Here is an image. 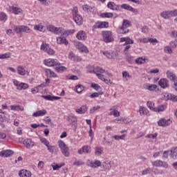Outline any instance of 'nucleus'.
Returning a JSON list of instances; mask_svg holds the SVG:
<instances>
[{
    "mask_svg": "<svg viewBox=\"0 0 177 177\" xmlns=\"http://www.w3.org/2000/svg\"><path fill=\"white\" fill-rule=\"evenodd\" d=\"M90 73H94L96 74L97 77L101 80V81H103L105 82V84H113V82H111V80L109 78H107V77H112L111 73L104 71V69L100 68V67H95L93 71H90ZM105 75H107L105 76Z\"/></svg>",
    "mask_w": 177,
    "mask_h": 177,
    "instance_id": "1",
    "label": "nucleus"
},
{
    "mask_svg": "<svg viewBox=\"0 0 177 177\" xmlns=\"http://www.w3.org/2000/svg\"><path fill=\"white\" fill-rule=\"evenodd\" d=\"M72 15L73 20L76 22V24H77L78 26H81L83 21L82 17H81V15L78 14V8H77V6L73 7L72 10Z\"/></svg>",
    "mask_w": 177,
    "mask_h": 177,
    "instance_id": "2",
    "label": "nucleus"
},
{
    "mask_svg": "<svg viewBox=\"0 0 177 177\" xmlns=\"http://www.w3.org/2000/svg\"><path fill=\"white\" fill-rule=\"evenodd\" d=\"M131 26V22L129 21L124 19L123 20L122 25L118 29V32L119 34H127L129 32V27Z\"/></svg>",
    "mask_w": 177,
    "mask_h": 177,
    "instance_id": "3",
    "label": "nucleus"
},
{
    "mask_svg": "<svg viewBox=\"0 0 177 177\" xmlns=\"http://www.w3.org/2000/svg\"><path fill=\"white\" fill-rule=\"evenodd\" d=\"M58 146L62 151V154H63L64 157H70V149L66 143H64L62 140H59Z\"/></svg>",
    "mask_w": 177,
    "mask_h": 177,
    "instance_id": "4",
    "label": "nucleus"
},
{
    "mask_svg": "<svg viewBox=\"0 0 177 177\" xmlns=\"http://www.w3.org/2000/svg\"><path fill=\"white\" fill-rule=\"evenodd\" d=\"M160 16L166 20L171 19V17H176L177 16V9L163 11L160 13Z\"/></svg>",
    "mask_w": 177,
    "mask_h": 177,
    "instance_id": "5",
    "label": "nucleus"
},
{
    "mask_svg": "<svg viewBox=\"0 0 177 177\" xmlns=\"http://www.w3.org/2000/svg\"><path fill=\"white\" fill-rule=\"evenodd\" d=\"M47 30L56 35H61V37L64 35V28H56L53 26H48Z\"/></svg>",
    "mask_w": 177,
    "mask_h": 177,
    "instance_id": "6",
    "label": "nucleus"
},
{
    "mask_svg": "<svg viewBox=\"0 0 177 177\" xmlns=\"http://www.w3.org/2000/svg\"><path fill=\"white\" fill-rule=\"evenodd\" d=\"M102 37L103 41L104 42H106V44H109L114 41V36H113V33L111 31H103Z\"/></svg>",
    "mask_w": 177,
    "mask_h": 177,
    "instance_id": "7",
    "label": "nucleus"
},
{
    "mask_svg": "<svg viewBox=\"0 0 177 177\" xmlns=\"http://www.w3.org/2000/svg\"><path fill=\"white\" fill-rule=\"evenodd\" d=\"M14 31L17 32V34H20V32H25L26 34H30V32H31V29L26 26H15L14 28Z\"/></svg>",
    "mask_w": 177,
    "mask_h": 177,
    "instance_id": "8",
    "label": "nucleus"
},
{
    "mask_svg": "<svg viewBox=\"0 0 177 177\" xmlns=\"http://www.w3.org/2000/svg\"><path fill=\"white\" fill-rule=\"evenodd\" d=\"M40 49H41V50H43V52H45L46 53H47L50 55H55V50H53L50 47H49V44H48L46 43H43L41 45Z\"/></svg>",
    "mask_w": 177,
    "mask_h": 177,
    "instance_id": "9",
    "label": "nucleus"
},
{
    "mask_svg": "<svg viewBox=\"0 0 177 177\" xmlns=\"http://www.w3.org/2000/svg\"><path fill=\"white\" fill-rule=\"evenodd\" d=\"M44 64L48 67H56L59 66V62L56 59H47L44 60Z\"/></svg>",
    "mask_w": 177,
    "mask_h": 177,
    "instance_id": "10",
    "label": "nucleus"
},
{
    "mask_svg": "<svg viewBox=\"0 0 177 177\" xmlns=\"http://www.w3.org/2000/svg\"><path fill=\"white\" fill-rule=\"evenodd\" d=\"M171 124H172L171 119L165 120V118H162L158 122L159 127H169Z\"/></svg>",
    "mask_w": 177,
    "mask_h": 177,
    "instance_id": "11",
    "label": "nucleus"
},
{
    "mask_svg": "<svg viewBox=\"0 0 177 177\" xmlns=\"http://www.w3.org/2000/svg\"><path fill=\"white\" fill-rule=\"evenodd\" d=\"M102 53L108 59H117L118 57V52L117 51H113L111 53H109V51H104Z\"/></svg>",
    "mask_w": 177,
    "mask_h": 177,
    "instance_id": "12",
    "label": "nucleus"
},
{
    "mask_svg": "<svg viewBox=\"0 0 177 177\" xmlns=\"http://www.w3.org/2000/svg\"><path fill=\"white\" fill-rule=\"evenodd\" d=\"M57 44L58 45H65L67 46L68 45V40L64 36H59L57 37Z\"/></svg>",
    "mask_w": 177,
    "mask_h": 177,
    "instance_id": "13",
    "label": "nucleus"
},
{
    "mask_svg": "<svg viewBox=\"0 0 177 177\" xmlns=\"http://www.w3.org/2000/svg\"><path fill=\"white\" fill-rule=\"evenodd\" d=\"M158 85L162 88V89H165L166 88H169V81L166 78H162L158 82Z\"/></svg>",
    "mask_w": 177,
    "mask_h": 177,
    "instance_id": "14",
    "label": "nucleus"
},
{
    "mask_svg": "<svg viewBox=\"0 0 177 177\" xmlns=\"http://www.w3.org/2000/svg\"><path fill=\"white\" fill-rule=\"evenodd\" d=\"M76 48L82 53H89V50H88V48H86V46L82 44V43L81 42L76 43Z\"/></svg>",
    "mask_w": 177,
    "mask_h": 177,
    "instance_id": "15",
    "label": "nucleus"
},
{
    "mask_svg": "<svg viewBox=\"0 0 177 177\" xmlns=\"http://www.w3.org/2000/svg\"><path fill=\"white\" fill-rule=\"evenodd\" d=\"M120 8L122 9H125L126 10H129L130 12H133V13H136V15H138V9L133 8L132 6L128 5V4H122L120 6Z\"/></svg>",
    "mask_w": 177,
    "mask_h": 177,
    "instance_id": "16",
    "label": "nucleus"
},
{
    "mask_svg": "<svg viewBox=\"0 0 177 177\" xmlns=\"http://www.w3.org/2000/svg\"><path fill=\"white\" fill-rule=\"evenodd\" d=\"M66 120L70 124H72L73 125H75V124H77V121H78V120L77 119V116H75V115L73 113H71L67 117Z\"/></svg>",
    "mask_w": 177,
    "mask_h": 177,
    "instance_id": "17",
    "label": "nucleus"
},
{
    "mask_svg": "<svg viewBox=\"0 0 177 177\" xmlns=\"http://www.w3.org/2000/svg\"><path fill=\"white\" fill-rule=\"evenodd\" d=\"M109 27V22L98 21L94 25V28H107Z\"/></svg>",
    "mask_w": 177,
    "mask_h": 177,
    "instance_id": "18",
    "label": "nucleus"
},
{
    "mask_svg": "<svg viewBox=\"0 0 177 177\" xmlns=\"http://www.w3.org/2000/svg\"><path fill=\"white\" fill-rule=\"evenodd\" d=\"M24 145L26 149H32V147L35 146V142L31 138H28L24 141Z\"/></svg>",
    "mask_w": 177,
    "mask_h": 177,
    "instance_id": "19",
    "label": "nucleus"
},
{
    "mask_svg": "<svg viewBox=\"0 0 177 177\" xmlns=\"http://www.w3.org/2000/svg\"><path fill=\"white\" fill-rule=\"evenodd\" d=\"M10 10H12L14 15H22L23 10L19 7H15V6L9 7Z\"/></svg>",
    "mask_w": 177,
    "mask_h": 177,
    "instance_id": "20",
    "label": "nucleus"
},
{
    "mask_svg": "<svg viewBox=\"0 0 177 177\" xmlns=\"http://www.w3.org/2000/svg\"><path fill=\"white\" fill-rule=\"evenodd\" d=\"M91 147H89L88 145H85L82 147V149H79L77 153H78V154H82L83 153L89 154V153H91Z\"/></svg>",
    "mask_w": 177,
    "mask_h": 177,
    "instance_id": "21",
    "label": "nucleus"
},
{
    "mask_svg": "<svg viewBox=\"0 0 177 177\" xmlns=\"http://www.w3.org/2000/svg\"><path fill=\"white\" fill-rule=\"evenodd\" d=\"M101 167L104 169V171H110L111 169V160H106L103 162Z\"/></svg>",
    "mask_w": 177,
    "mask_h": 177,
    "instance_id": "22",
    "label": "nucleus"
},
{
    "mask_svg": "<svg viewBox=\"0 0 177 177\" xmlns=\"http://www.w3.org/2000/svg\"><path fill=\"white\" fill-rule=\"evenodd\" d=\"M120 41V42H125V44H124V46H125V45H132V44H133V40H132V39H131L129 37H121Z\"/></svg>",
    "mask_w": 177,
    "mask_h": 177,
    "instance_id": "23",
    "label": "nucleus"
},
{
    "mask_svg": "<svg viewBox=\"0 0 177 177\" xmlns=\"http://www.w3.org/2000/svg\"><path fill=\"white\" fill-rule=\"evenodd\" d=\"M68 59L73 60V62H81V59L80 57L75 55L73 51H71L68 55Z\"/></svg>",
    "mask_w": 177,
    "mask_h": 177,
    "instance_id": "24",
    "label": "nucleus"
},
{
    "mask_svg": "<svg viewBox=\"0 0 177 177\" xmlns=\"http://www.w3.org/2000/svg\"><path fill=\"white\" fill-rule=\"evenodd\" d=\"M41 97H43V99H45V100H50V101L59 100V99H62V97H60L50 95H41Z\"/></svg>",
    "mask_w": 177,
    "mask_h": 177,
    "instance_id": "25",
    "label": "nucleus"
},
{
    "mask_svg": "<svg viewBox=\"0 0 177 177\" xmlns=\"http://www.w3.org/2000/svg\"><path fill=\"white\" fill-rule=\"evenodd\" d=\"M48 112L45 109L37 111L36 112L33 113L32 117H42L46 115Z\"/></svg>",
    "mask_w": 177,
    "mask_h": 177,
    "instance_id": "26",
    "label": "nucleus"
},
{
    "mask_svg": "<svg viewBox=\"0 0 177 177\" xmlns=\"http://www.w3.org/2000/svg\"><path fill=\"white\" fill-rule=\"evenodd\" d=\"M107 7L109 9H111V10H120V6L116 5L114 2L109 1Z\"/></svg>",
    "mask_w": 177,
    "mask_h": 177,
    "instance_id": "27",
    "label": "nucleus"
},
{
    "mask_svg": "<svg viewBox=\"0 0 177 177\" xmlns=\"http://www.w3.org/2000/svg\"><path fill=\"white\" fill-rule=\"evenodd\" d=\"M86 111H88V107L86 105H83L80 108L75 109V112L77 114H85Z\"/></svg>",
    "mask_w": 177,
    "mask_h": 177,
    "instance_id": "28",
    "label": "nucleus"
},
{
    "mask_svg": "<svg viewBox=\"0 0 177 177\" xmlns=\"http://www.w3.org/2000/svg\"><path fill=\"white\" fill-rule=\"evenodd\" d=\"M76 38L81 41H84V39H86V34L83 30H80L76 35Z\"/></svg>",
    "mask_w": 177,
    "mask_h": 177,
    "instance_id": "29",
    "label": "nucleus"
},
{
    "mask_svg": "<svg viewBox=\"0 0 177 177\" xmlns=\"http://www.w3.org/2000/svg\"><path fill=\"white\" fill-rule=\"evenodd\" d=\"M19 175L20 177H31V171L23 169L19 172Z\"/></svg>",
    "mask_w": 177,
    "mask_h": 177,
    "instance_id": "30",
    "label": "nucleus"
},
{
    "mask_svg": "<svg viewBox=\"0 0 177 177\" xmlns=\"http://www.w3.org/2000/svg\"><path fill=\"white\" fill-rule=\"evenodd\" d=\"M13 154V151L8 149L0 152L1 157H10Z\"/></svg>",
    "mask_w": 177,
    "mask_h": 177,
    "instance_id": "31",
    "label": "nucleus"
},
{
    "mask_svg": "<svg viewBox=\"0 0 177 177\" xmlns=\"http://www.w3.org/2000/svg\"><path fill=\"white\" fill-rule=\"evenodd\" d=\"M88 167L91 168H98V167H102V162L100 160H95V162H90L88 163Z\"/></svg>",
    "mask_w": 177,
    "mask_h": 177,
    "instance_id": "32",
    "label": "nucleus"
},
{
    "mask_svg": "<svg viewBox=\"0 0 177 177\" xmlns=\"http://www.w3.org/2000/svg\"><path fill=\"white\" fill-rule=\"evenodd\" d=\"M17 73L19 74V75H26L27 74V71L23 67V66H18L17 68Z\"/></svg>",
    "mask_w": 177,
    "mask_h": 177,
    "instance_id": "33",
    "label": "nucleus"
},
{
    "mask_svg": "<svg viewBox=\"0 0 177 177\" xmlns=\"http://www.w3.org/2000/svg\"><path fill=\"white\" fill-rule=\"evenodd\" d=\"M166 74H167V78H169L170 81H175V80H177L176 75H175L174 72H171L168 71Z\"/></svg>",
    "mask_w": 177,
    "mask_h": 177,
    "instance_id": "34",
    "label": "nucleus"
},
{
    "mask_svg": "<svg viewBox=\"0 0 177 177\" xmlns=\"http://www.w3.org/2000/svg\"><path fill=\"white\" fill-rule=\"evenodd\" d=\"M82 9L84 12H87L88 13H93V10H95L94 7L92 8L86 4L82 6Z\"/></svg>",
    "mask_w": 177,
    "mask_h": 177,
    "instance_id": "35",
    "label": "nucleus"
},
{
    "mask_svg": "<svg viewBox=\"0 0 177 177\" xmlns=\"http://www.w3.org/2000/svg\"><path fill=\"white\" fill-rule=\"evenodd\" d=\"M11 110H15L16 111H24V106L19 104H15L10 106Z\"/></svg>",
    "mask_w": 177,
    "mask_h": 177,
    "instance_id": "36",
    "label": "nucleus"
},
{
    "mask_svg": "<svg viewBox=\"0 0 177 177\" xmlns=\"http://www.w3.org/2000/svg\"><path fill=\"white\" fill-rule=\"evenodd\" d=\"M46 75H47V77H57V75H56L55 73V72L52 71V70H50V69H46Z\"/></svg>",
    "mask_w": 177,
    "mask_h": 177,
    "instance_id": "37",
    "label": "nucleus"
},
{
    "mask_svg": "<svg viewBox=\"0 0 177 177\" xmlns=\"http://www.w3.org/2000/svg\"><path fill=\"white\" fill-rule=\"evenodd\" d=\"M55 70L58 73H63V71H66L67 70V68H66L65 66H60L59 63V64L55 66Z\"/></svg>",
    "mask_w": 177,
    "mask_h": 177,
    "instance_id": "38",
    "label": "nucleus"
},
{
    "mask_svg": "<svg viewBox=\"0 0 177 177\" xmlns=\"http://www.w3.org/2000/svg\"><path fill=\"white\" fill-rule=\"evenodd\" d=\"M164 110H165V106L164 105H159L153 109V111H156V113H161Z\"/></svg>",
    "mask_w": 177,
    "mask_h": 177,
    "instance_id": "39",
    "label": "nucleus"
},
{
    "mask_svg": "<svg viewBox=\"0 0 177 177\" xmlns=\"http://www.w3.org/2000/svg\"><path fill=\"white\" fill-rule=\"evenodd\" d=\"M171 156L173 160H177V147L171 149Z\"/></svg>",
    "mask_w": 177,
    "mask_h": 177,
    "instance_id": "40",
    "label": "nucleus"
},
{
    "mask_svg": "<svg viewBox=\"0 0 177 177\" xmlns=\"http://www.w3.org/2000/svg\"><path fill=\"white\" fill-rule=\"evenodd\" d=\"M102 153H103V147H97L95 149V156H102Z\"/></svg>",
    "mask_w": 177,
    "mask_h": 177,
    "instance_id": "41",
    "label": "nucleus"
},
{
    "mask_svg": "<svg viewBox=\"0 0 177 177\" xmlns=\"http://www.w3.org/2000/svg\"><path fill=\"white\" fill-rule=\"evenodd\" d=\"M147 62H148V59L146 58H143V57H139L137 59H136V63L137 64H143L146 63Z\"/></svg>",
    "mask_w": 177,
    "mask_h": 177,
    "instance_id": "42",
    "label": "nucleus"
},
{
    "mask_svg": "<svg viewBox=\"0 0 177 177\" xmlns=\"http://www.w3.org/2000/svg\"><path fill=\"white\" fill-rule=\"evenodd\" d=\"M75 88L77 93H82V92H84V89H85V87L82 84H78Z\"/></svg>",
    "mask_w": 177,
    "mask_h": 177,
    "instance_id": "43",
    "label": "nucleus"
},
{
    "mask_svg": "<svg viewBox=\"0 0 177 177\" xmlns=\"http://www.w3.org/2000/svg\"><path fill=\"white\" fill-rule=\"evenodd\" d=\"M139 113L140 115H147V113H149V111L146 109L145 107L140 106L139 109Z\"/></svg>",
    "mask_w": 177,
    "mask_h": 177,
    "instance_id": "44",
    "label": "nucleus"
},
{
    "mask_svg": "<svg viewBox=\"0 0 177 177\" xmlns=\"http://www.w3.org/2000/svg\"><path fill=\"white\" fill-rule=\"evenodd\" d=\"M28 88V84L26 83H20L19 86L17 87V89H18V91H21V89H27Z\"/></svg>",
    "mask_w": 177,
    "mask_h": 177,
    "instance_id": "45",
    "label": "nucleus"
},
{
    "mask_svg": "<svg viewBox=\"0 0 177 177\" xmlns=\"http://www.w3.org/2000/svg\"><path fill=\"white\" fill-rule=\"evenodd\" d=\"M167 100H171V102H177V95L168 94Z\"/></svg>",
    "mask_w": 177,
    "mask_h": 177,
    "instance_id": "46",
    "label": "nucleus"
},
{
    "mask_svg": "<svg viewBox=\"0 0 177 177\" xmlns=\"http://www.w3.org/2000/svg\"><path fill=\"white\" fill-rule=\"evenodd\" d=\"M41 86H42V84H40L33 88H31V92L33 95H35V93H38L41 89Z\"/></svg>",
    "mask_w": 177,
    "mask_h": 177,
    "instance_id": "47",
    "label": "nucleus"
},
{
    "mask_svg": "<svg viewBox=\"0 0 177 177\" xmlns=\"http://www.w3.org/2000/svg\"><path fill=\"white\" fill-rule=\"evenodd\" d=\"M0 20H1V21H3V23H5V21H6V20H8V15H6L4 12H1L0 13Z\"/></svg>",
    "mask_w": 177,
    "mask_h": 177,
    "instance_id": "48",
    "label": "nucleus"
},
{
    "mask_svg": "<svg viewBox=\"0 0 177 177\" xmlns=\"http://www.w3.org/2000/svg\"><path fill=\"white\" fill-rule=\"evenodd\" d=\"M113 15L111 12H105L101 14V17H106L107 19H111L113 17Z\"/></svg>",
    "mask_w": 177,
    "mask_h": 177,
    "instance_id": "49",
    "label": "nucleus"
},
{
    "mask_svg": "<svg viewBox=\"0 0 177 177\" xmlns=\"http://www.w3.org/2000/svg\"><path fill=\"white\" fill-rule=\"evenodd\" d=\"M147 107H149V109H150V110L154 111V109H156V107H154V102L151 101H148L147 103Z\"/></svg>",
    "mask_w": 177,
    "mask_h": 177,
    "instance_id": "50",
    "label": "nucleus"
},
{
    "mask_svg": "<svg viewBox=\"0 0 177 177\" xmlns=\"http://www.w3.org/2000/svg\"><path fill=\"white\" fill-rule=\"evenodd\" d=\"M10 57V53H6L4 54H0V59L3 60V59H9Z\"/></svg>",
    "mask_w": 177,
    "mask_h": 177,
    "instance_id": "51",
    "label": "nucleus"
},
{
    "mask_svg": "<svg viewBox=\"0 0 177 177\" xmlns=\"http://www.w3.org/2000/svg\"><path fill=\"white\" fill-rule=\"evenodd\" d=\"M34 28L37 30V31H44V27L42 24L35 25Z\"/></svg>",
    "mask_w": 177,
    "mask_h": 177,
    "instance_id": "52",
    "label": "nucleus"
},
{
    "mask_svg": "<svg viewBox=\"0 0 177 177\" xmlns=\"http://www.w3.org/2000/svg\"><path fill=\"white\" fill-rule=\"evenodd\" d=\"M151 171H153V169L148 167L142 171V175H147Z\"/></svg>",
    "mask_w": 177,
    "mask_h": 177,
    "instance_id": "53",
    "label": "nucleus"
},
{
    "mask_svg": "<svg viewBox=\"0 0 177 177\" xmlns=\"http://www.w3.org/2000/svg\"><path fill=\"white\" fill-rule=\"evenodd\" d=\"M39 140L43 145H45V146H48L49 145V141L46 140L45 138L40 137Z\"/></svg>",
    "mask_w": 177,
    "mask_h": 177,
    "instance_id": "54",
    "label": "nucleus"
},
{
    "mask_svg": "<svg viewBox=\"0 0 177 177\" xmlns=\"http://www.w3.org/2000/svg\"><path fill=\"white\" fill-rule=\"evenodd\" d=\"M145 138H147L148 139H153L156 140V139H157V133L153 134H148L145 136Z\"/></svg>",
    "mask_w": 177,
    "mask_h": 177,
    "instance_id": "55",
    "label": "nucleus"
},
{
    "mask_svg": "<svg viewBox=\"0 0 177 177\" xmlns=\"http://www.w3.org/2000/svg\"><path fill=\"white\" fill-rule=\"evenodd\" d=\"M152 165H153V167H161V160H157L156 161L152 162Z\"/></svg>",
    "mask_w": 177,
    "mask_h": 177,
    "instance_id": "56",
    "label": "nucleus"
},
{
    "mask_svg": "<svg viewBox=\"0 0 177 177\" xmlns=\"http://www.w3.org/2000/svg\"><path fill=\"white\" fill-rule=\"evenodd\" d=\"M74 32H75V30L74 29H71V30H64V35H71V34H74Z\"/></svg>",
    "mask_w": 177,
    "mask_h": 177,
    "instance_id": "57",
    "label": "nucleus"
},
{
    "mask_svg": "<svg viewBox=\"0 0 177 177\" xmlns=\"http://www.w3.org/2000/svg\"><path fill=\"white\" fill-rule=\"evenodd\" d=\"M122 77H123V78H126L127 81H128V80H129V78H131L129 73H128V72H127V71L122 72Z\"/></svg>",
    "mask_w": 177,
    "mask_h": 177,
    "instance_id": "58",
    "label": "nucleus"
},
{
    "mask_svg": "<svg viewBox=\"0 0 177 177\" xmlns=\"http://www.w3.org/2000/svg\"><path fill=\"white\" fill-rule=\"evenodd\" d=\"M164 52L165 53H169V55H171L172 53V49L169 46H165L164 48Z\"/></svg>",
    "mask_w": 177,
    "mask_h": 177,
    "instance_id": "59",
    "label": "nucleus"
},
{
    "mask_svg": "<svg viewBox=\"0 0 177 177\" xmlns=\"http://www.w3.org/2000/svg\"><path fill=\"white\" fill-rule=\"evenodd\" d=\"M122 121L123 124H131L132 122V120L127 118H122Z\"/></svg>",
    "mask_w": 177,
    "mask_h": 177,
    "instance_id": "60",
    "label": "nucleus"
},
{
    "mask_svg": "<svg viewBox=\"0 0 177 177\" xmlns=\"http://www.w3.org/2000/svg\"><path fill=\"white\" fill-rule=\"evenodd\" d=\"M46 147L48 148L49 153H53V152L55 151V149H56V147L49 145L46 146Z\"/></svg>",
    "mask_w": 177,
    "mask_h": 177,
    "instance_id": "61",
    "label": "nucleus"
},
{
    "mask_svg": "<svg viewBox=\"0 0 177 177\" xmlns=\"http://www.w3.org/2000/svg\"><path fill=\"white\" fill-rule=\"evenodd\" d=\"M99 109H100V106L97 105L96 106H93V108H91L90 109V113L91 114H93V113H95V111H97V110H99Z\"/></svg>",
    "mask_w": 177,
    "mask_h": 177,
    "instance_id": "62",
    "label": "nucleus"
},
{
    "mask_svg": "<svg viewBox=\"0 0 177 177\" xmlns=\"http://www.w3.org/2000/svg\"><path fill=\"white\" fill-rule=\"evenodd\" d=\"M147 89L148 91H156V89H157V85L151 84L148 86Z\"/></svg>",
    "mask_w": 177,
    "mask_h": 177,
    "instance_id": "63",
    "label": "nucleus"
},
{
    "mask_svg": "<svg viewBox=\"0 0 177 177\" xmlns=\"http://www.w3.org/2000/svg\"><path fill=\"white\" fill-rule=\"evenodd\" d=\"M169 165H168V162H165V161H160V167L161 168H168Z\"/></svg>",
    "mask_w": 177,
    "mask_h": 177,
    "instance_id": "64",
    "label": "nucleus"
}]
</instances>
